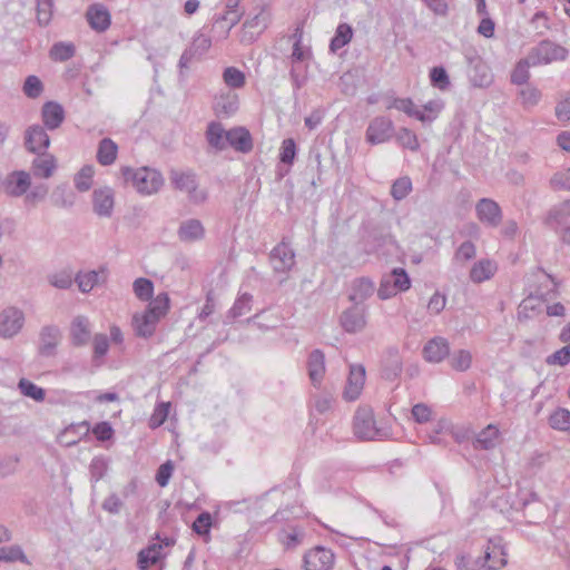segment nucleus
Instances as JSON below:
<instances>
[{"label":"nucleus","mask_w":570,"mask_h":570,"mask_svg":"<svg viewBox=\"0 0 570 570\" xmlns=\"http://www.w3.org/2000/svg\"><path fill=\"white\" fill-rule=\"evenodd\" d=\"M0 560L6 562L21 561L28 563V559L19 546L0 548Z\"/></svg>","instance_id":"bf43d9fd"},{"label":"nucleus","mask_w":570,"mask_h":570,"mask_svg":"<svg viewBox=\"0 0 570 570\" xmlns=\"http://www.w3.org/2000/svg\"><path fill=\"white\" fill-rule=\"evenodd\" d=\"M108 471V462L104 456H95L89 465L90 479L92 482L101 480Z\"/></svg>","instance_id":"13d9d810"},{"label":"nucleus","mask_w":570,"mask_h":570,"mask_svg":"<svg viewBox=\"0 0 570 570\" xmlns=\"http://www.w3.org/2000/svg\"><path fill=\"white\" fill-rule=\"evenodd\" d=\"M120 173L125 183L130 184L140 195L156 194L164 185L161 173L150 167L124 166L120 168Z\"/></svg>","instance_id":"f257e3e1"},{"label":"nucleus","mask_w":570,"mask_h":570,"mask_svg":"<svg viewBox=\"0 0 570 570\" xmlns=\"http://www.w3.org/2000/svg\"><path fill=\"white\" fill-rule=\"evenodd\" d=\"M61 340V332L56 325H46L39 334L38 352L41 356H53Z\"/></svg>","instance_id":"f3484780"},{"label":"nucleus","mask_w":570,"mask_h":570,"mask_svg":"<svg viewBox=\"0 0 570 570\" xmlns=\"http://www.w3.org/2000/svg\"><path fill=\"white\" fill-rule=\"evenodd\" d=\"M57 167L56 158L51 154L40 153L31 165L32 174L36 177L49 178Z\"/></svg>","instance_id":"c85d7f7f"},{"label":"nucleus","mask_w":570,"mask_h":570,"mask_svg":"<svg viewBox=\"0 0 570 570\" xmlns=\"http://www.w3.org/2000/svg\"><path fill=\"white\" fill-rule=\"evenodd\" d=\"M354 434L364 441L382 440L387 432L375 425L374 414L371 407H358L354 415Z\"/></svg>","instance_id":"7ed1b4c3"},{"label":"nucleus","mask_w":570,"mask_h":570,"mask_svg":"<svg viewBox=\"0 0 570 570\" xmlns=\"http://www.w3.org/2000/svg\"><path fill=\"white\" fill-rule=\"evenodd\" d=\"M533 67L530 61V57L527 55L525 58L521 59L511 72V82L514 85H524L530 78L529 68Z\"/></svg>","instance_id":"37998d69"},{"label":"nucleus","mask_w":570,"mask_h":570,"mask_svg":"<svg viewBox=\"0 0 570 570\" xmlns=\"http://www.w3.org/2000/svg\"><path fill=\"white\" fill-rule=\"evenodd\" d=\"M568 55L569 51L566 47L549 39L541 40L528 52L533 67L564 61L568 58Z\"/></svg>","instance_id":"f03ea898"},{"label":"nucleus","mask_w":570,"mask_h":570,"mask_svg":"<svg viewBox=\"0 0 570 570\" xmlns=\"http://www.w3.org/2000/svg\"><path fill=\"white\" fill-rule=\"evenodd\" d=\"M472 363V355L466 350H460L451 358V366L456 371H466L470 368Z\"/></svg>","instance_id":"338daca9"},{"label":"nucleus","mask_w":570,"mask_h":570,"mask_svg":"<svg viewBox=\"0 0 570 570\" xmlns=\"http://www.w3.org/2000/svg\"><path fill=\"white\" fill-rule=\"evenodd\" d=\"M307 370L312 384L320 385L325 374V355L321 350L316 348L309 353Z\"/></svg>","instance_id":"393cba45"},{"label":"nucleus","mask_w":570,"mask_h":570,"mask_svg":"<svg viewBox=\"0 0 570 570\" xmlns=\"http://www.w3.org/2000/svg\"><path fill=\"white\" fill-rule=\"evenodd\" d=\"M43 91V85L37 76H28L23 83V92L28 98L36 99Z\"/></svg>","instance_id":"e2e57ef3"},{"label":"nucleus","mask_w":570,"mask_h":570,"mask_svg":"<svg viewBox=\"0 0 570 570\" xmlns=\"http://www.w3.org/2000/svg\"><path fill=\"white\" fill-rule=\"evenodd\" d=\"M507 553L504 552L502 547L493 546L492 548L488 547L484 552V562L491 561L487 566L488 570H497L507 564Z\"/></svg>","instance_id":"58836bf2"},{"label":"nucleus","mask_w":570,"mask_h":570,"mask_svg":"<svg viewBox=\"0 0 570 570\" xmlns=\"http://www.w3.org/2000/svg\"><path fill=\"white\" fill-rule=\"evenodd\" d=\"M412 190V181L407 176L397 178L391 187V196L395 200L404 199Z\"/></svg>","instance_id":"864d4df0"},{"label":"nucleus","mask_w":570,"mask_h":570,"mask_svg":"<svg viewBox=\"0 0 570 570\" xmlns=\"http://www.w3.org/2000/svg\"><path fill=\"white\" fill-rule=\"evenodd\" d=\"M86 18L89 26L98 32L106 31L111 23V17L109 11L105 6L99 3L91 4L88 8L86 12Z\"/></svg>","instance_id":"aec40b11"},{"label":"nucleus","mask_w":570,"mask_h":570,"mask_svg":"<svg viewBox=\"0 0 570 570\" xmlns=\"http://www.w3.org/2000/svg\"><path fill=\"white\" fill-rule=\"evenodd\" d=\"M394 126L390 118L384 116L371 120L366 129V141L377 145L387 141L393 134Z\"/></svg>","instance_id":"9b49d317"},{"label":"nucleus","mask_w":570,"mask_h":570,"mask_svg":"<svg viewBox=\"0 0 570 570\" xmlns=\"http://www.w3.org/2000/svg\"><path fill=\"white\" fill-rule=\"evenodd\" d=\"M334 560L331 549L317 546L304 554L303 566L305 570H332Z\"/></svg>","instance_id":"6e6552de"},{"label":"nucleus","mask_w":570,"mask_h":570,"mask_svg":"<svg viewBox=\"0 0 570 570\" xmlns=\"http://www.w3.org/2000/svg\"><path fill=\"white\" fill-rule=\"evenodd\" d=\"M213 524L212 514L207 511L202 512L193 522V531L198 535L209 534Z\"/></svg>","instance_id":"0e129e2a"},{"label":"nucleus","mask_w":570,"mask_h":570,"mask_svg":"<svg viewBox=\"0 0 570 570\" xmlns=\"http://www.w3.org/2000/svg\"><path fill=\"white\" fill-rule=\"evenodd\" d=\"M403 363L397 348H390L383 361L382 377L393 381L402 373Z\"/></svg>","instance_id":"a878e982"},{"label":"nucleus","mask_w":570,"mask_h":570,"mask_svg":"<svg viewBox=\"0 0 570 570\" xmlns=\"http://www.w3.org/2000/svg\"><path fill=\"white\" fill-rule=\"evenodd\" d=\"M255 10L256 12L253 16L248 17L244 26L259 33L267 28L271 19V13L268 9L264 6L256 8Z\"/></svg>","instance_id":"c9c22d12"},{"label":"nucleus","mask_w":570,"mask_h":570,"mask_svg":"<svg viewBox=\"0 0 570 570\" xmlns=\"http://www.w3.org/2000/svg\"><path fill=\"white\" fill-rule=\"evenodd\" d=\"M169 178L175 189L188 194L189 200L198 204L207 198V194L198 189L197 176L193 170L181 171L173 169Z\"/></svg>","instance_id":"39448f33"},{"label":"nucleus","mask_w":570,"mask_h":570,"mask_svg":"<svg viewBox=\"0 0 570 570\" xmlns=\"http://www.w3.org/2000/svg\"><path fill=\"white\" fill-rule=\"evenodd\" d=\"M549 424L554 430L567 431L570 429V411L558 409L549 416Z\"/></svg>","instance_id":"603ef678"},{"label":"nucleus","mask_w":570,"mask_h":570,"mask_svg":"<svg viewBox=\"0 0 570 570\" xmlns=\"http://www.w3.org/2000/svg\"><path fill=\"white\" fill-rule=\"evenodd\" d=\"M544 224L559 235L563 244L570 245V200L553 206Z\"/></svg>","instance_id":"20e7f679"},{"label":"nucleus","mask_w":570,"mask_h":570,"mask_svg":"<svg viewBox=\"0 0 570 570\" xmlns=\"http://www.w3.org/2000/svg\"><path fill=\"white\" fill-rule=\"evenodd\" d=\"M238 96L234 92H222L215 100V111L223 117H229L238 110Z\"/></svg>","instance_id":"c756f323"},{"label":"nucleus","mask_w":570,"mask_h":570,"mask_svg":"<svg viewBox=\"0 0 570 570\" xmlns=\"http://www.w3.org/2000/svg\"><path fill=\"white\" fill-rule=\"evenodd\" d=\"M70 343L75 347L86 346L91 338V323L87 316L78 315L70 324Z\"/></svg>","instance_id":"2eb2a0df"},{"label":"nucleus","mask_w":570,"mask_h":570,"mask_svg":"<svg viewBox=\"0 0 570 570\" xmlns=\"http://www.w3.org/2000/svg\"><path fill=\"white\" fill-rule=\"evenodd\" d=\"M269 263L275 273H288L295 265V253L288 244L282 240L272 249Z\"/></svg>","instance_id":"1a4fd4ad"},{"label":"nucleus","mask_w":570,"mask_h":570,"mask_svg":"<svg viewBox=\"0 0 570 570\" xmlns=\"http://www.w3.org/2000/svg\"><path fill=\"white\" fill-rule=\"evenodd\" d=\"M353 38V28L348 23H340L335 30L334 37L330 42V50L336 52L345 47Z\"/></svg>","instance_id":"e433bc0d"},{"label":"nucleus","mask_w":570,"mask_h":570,"mask_svg":"<svg viewBox=\"0 0 570 570\" xmlns=\"http://www.w3.org/2000/svg\"><path fill=\"white\" fill-rule=\"evenodd\" d=\"M478 219L488 227H498L502 222V210L499 204L491 198H481L475 204Z\"/></svg>","instance_id":"9d476101"},{"label":"nucleus","mask_w":570,"mask_h":570,"mask_svg":"<svg viewBox=\"0 0 570 570\" xmlns=\"http://www.w3.org/2000/svg\"><path fill=\"white\" fill-rule=\"evenodd\" d=\"M100 282V273L97 271L79 272L75 275V283L81 293H89Z\"/></svg>","instance_id":"ea45409f"},{"label":"nucleus","mask_w":570,"mask_h":570,"mask_svg":"<svg viewBox=\"0 0 570 570\" xmlns=\"http://www.w3.org/2000/svg\"><path fill=\"white\" fill-rule=\"evenodd\" d=\"M76 53V48L71 42H56L49 51V57L53 61L65 62L71 59Z\"/></svg>","instance_id":"79ce46f5"},{"label":"nucleus","mask_w":570,"mask_h":570,"mask_svg":"<svg viewBox=\"0 0 570 570\" xmlns=\"http://www.w3.org/2000/svg\"><path fill=\"white\" fill-rule=\"evenodd\" d=\"M177 236L183 243L199 242L205 237V227L199 219L189 218L180 223Z\"/></svg>","instance_id":"6ab92c4d"},{"label":"nucleus","mask_w":570,"mask_h":570,"mask_svg":"<svg viewBox=\"0 0 570 570\" xmlns=\"http://www.w3.org/2000/svg\"><path fill=\"white\" fill-rule=\"evenodd\" d=\"M163 544L151 543L138 554V564L145 570L149 564H156L163 559Z\"/></svg>","instance_id":"f704fd0d"},{"label":"nucleus","mask_w":570,"mask_h":570,"mask_svg":"<svg viewBox=\"0 0 570 570\" xmlns=\"http://www.w3.org/2000/svg\"><path fill=\"white\" fill-rule=\"evenodd\" d=\"M36 4L37 21L39 26H48L53 16V0H36Z\"/></svg>","instance_id":"de8ad7c7"},{"label":"nucleus","mask_w":570,"mask_h":570,"mask_svg":"<svg viewBox=\"0 0 570 570\" xmlns=\"http://www.w3.org/2000/svg\"><path fill=\"white\" fill-rule=\"evenodd\" d=\"M132 289L138 299L148 302L154 295V283L148 278L139 277L135 279Z\"/></svg>","instance_id":"09e8293b"},{"label":"nucleus","mask_w":570,"mask_h":570,"mask_svg":"<svg viewBox=\"0 0 570 570\" xmlns=\"http://www.w3.org/2000/svg\"><path fill=\"white\" fill-rule=\"evenodd\" d=\"M550 187L556 191H570V167L556 171L550 178Z\"/></svg>","instance_id":"5fc2aeb1"},{"label":"nucleus","mask_w":570,"mask_h":570,"mask_svg":"<svg viewBox=\"0 0 570 570\" xmlns=\"http://www.w3.org/2000/svg\"><path fill=\"white\" fill-rule=\"evenodd\" d=\"M431 85L440 90H445L450 87L449 75L443 67H433L430 71Z\"/></svg>","instance_id":"4d7b16f0"},{"label":"nucleus","mask_w":570,"mask_h":570,"mask_svg":"<svg viewBox=\"0 0 570 570\" xmlns=\"http://www.w3.org/2000/svg\"><path fill=\"white\" fill-rule=\"evenodd\" d=\"M206 139L210 147L218 151L227 148V130L217 121H212L207 126Z\"/></svg>","instance_id":"7c9ffc66"},{"label":"nucleus","mask_w":570,"mask_h":570,"mask_svg":"<svg viewBox=\"0 0 570 570\" xmlns=\"http://www.w3.org/2000/svg\"><path fill=\"white\" fill-rule=\"evenodd\" d=\"M41 118L47 129L55 130L63 122L65 110L59 102L47 101L41 108Z\"/></svg>","instance_id":"5701e85b"},{"label":"nucleus","mask_w":570,"mask_h":570,"mask_svg":"<svg viewBox=\"0 0 570 570\" xmlns=\"http://www.w3.org/2000/svg\"><path fill=\"white\" fill-rule=\"evenodd\" d=\"M94 212L99 217H110L115 205V194L110 187L97 188L92 193Z\"/></svg>","instance_id":"a211bd4d"},{"label":"nucleus","mask_w":570,"mask_h":570,"mask_svg":"<svg viewBox=\"0 0 570 570\" xmlns=\"http://www.w3.org/2000/svg\"><path fill=\"white\" fill-rule=\"evenodd\" d=\"M305 537V532L302 528L293 527L291 532L282 530L278 533V541L285 547V549L291 550L298 547Z\"/></svg>","instance_id":"a19ab883"},{"label":"nucleus","mask_w":570,"mask_h":570,"mask_svg":"<svg viewBox=\"0 0 570 570\" xmlns=\"http://www.w3.org/2000/svg\"><path fill=\"white\" fill-rule=\"evenodd\" d=\"M118 145L110 138H102L98 144L97 161L101 166H110L117 159Z\"/></svg>","instance_id":"473e14b6"},{"label":"nucleus","mask_w":570,"mask_h":570,"mask_svg":"<svg viewBox=\"0 0 570 570\" xmlns=\"http://www.w3.org/2000/svg\"><path fill=\"white\" fill-rule=\"evenodd\" d=\"M212 46V40L205 35H198L193 39L191 45L181 53L178 67L180 70L187 69L190 62L204 56Z\"/></svg>","instance_id":"ddd939ff"},{"label":"nucleus","mask_w":570,"mask_h":570,"mask_svg":"<svg viewBox=\"0 0 570 570\" xmlns=\"http://www.w3.org/2000/svg\"><path fill=\"white\" fill-rule=\"evenodd\" d=\"M296 142L293 138L284 139L281 146L279 160L283 164L292 165L296 156Z\"/></svg>","instance_id":"69168bd1"},{"label":"nucleus","mask_w":570,"mask_h":570,"mask_svg":"<svg viewBox=\"0 0 570 570\" xmlns=\"http://www.w3.org/2000/svg\"><path fill=\"white\" fill-rule=\"evenodd\" d=\"M252 301L253 296L250 294H242L228 311L227 317L234 320L247 314L252 309Z\"/></svg>","instance_id":"a18cd8bd"},{"label":"nucleus","mask_w":570,"mask_h":570,"mask_svg":"<svg viewBox=\"0 0 570 570\" xmlns=\"http://www.w3.org/2000/svg\"><path fill=\"white\" fill-rule=\"evenodd\" d=\"M449 353V342L440 336L430 340L423 347V357L430 363H440Z\"/></svg>","instance_id":"412c9836"},{"label":"nucleus","mask_w":570,"mask_h":570,"mask_svg":"<svg viewBox=\"0 0 570 570\" xmlns=\"http://www.w3.org/2000/svg\"><path fill=\"white\" fill-rule=\"evenodd\" d=\"M30 184L28 173L23 170L14 171L7 179L6 190L10 196L19 197L27 193Z\"/></svg>","instance_id":"bb28decb"},{"label":"nucleus","mask_w":570,"mask_h":570,"mask_svg":"<svg viewBox=\"0 0 570 570\" xmlns=\"http://www.w3.org/2000/svg\"><path fill=\"white\" fill-rule=\"evenodd\" d=\"M468 63L466 73L474 87H488L492 82V75L487 62L474 50H468L464 55Z\"/></svg>","instance_id":"423d86ee"},{"label":"nucleus","mask_w":570,"mask_h":570,"mask_svg":"<svg viewBox=\"0 0 570 570\" xmlns=\"http://www.w3.org/2000/svg\"><path fill=\"white\" fill-rule=\"evenodd\" d=\"M24 324L23 312L14 306L6 307L0 313V336L11 338L16 336Z\"/></svg>","instance_id":"0eeeda50"},{"label":"nucleus","mask_w":570,"mask_h":570,"mask_svg":"<svg viewBox=\"0 0 570 570\" xmlns=\"http://www.w3.org/2000/svg\"><path fill=\"white\" fill-rule=\"evenodd\" d=\"M169 309V296L167 293H159L155 298L149 301L147 308L145 309L153 316H156L159 321L164 317Z\"/></svg>","instance_id":"4c0bfd02"},{"label":"nucleus","mask_w":570,"mask_h":570,"mask_svg":"<svg viewBox=\"0 0 570 570\" xmlns=\"http://www.w3.org/2000/svg\"><path fill=\"white\" fill-rule=\"evenodd\" d=\"M365 382V368L363 365H351L343 397L346 401H355L361 395Z\"/></svg>","instance_id":"4468645a"},{"label":"nucleus","mask_w":570,"mask_h":570,"mask_svg":"<svg viewBox=\"0 0 570 570\" xmlns=\"http://www.w3.org/2000/svg\"><path fill=\"white\" fill-rule=\"evenodd\" d=\"M396 139L404 148L412 151H416L420 148L417 136L409 128H400Z\"/></svg>","instance_id":"680f3d73"},{"label":"nucleus","mask_w":570,"mask_h":570,"mask_svg":"<svg viewBox=\"0 0 570 570\" xmlns=\"http://www.w3.org/2000/svg\"><path fill=\"white\" fill-rule=\"evenodd\" d=\"M48 282L58 289H68L75 282V276L70 269H61L48 275Z\"/></svg>","instance_id":"c03bdc74"},{"label":"nucleus","mask_w":570,"mask_h":570,"mask_svg":"<svg viewBox=\"0 0 570 570\" xmlns=\"http://www.w3.org/2000/svg\"><path fill=\"white\" fill-rule=\"evenodd\" d=\"M228 146L243 154L249 153L253 149L250 132L245 127H234L227 130Z\"/></svg>","instance_id":"4be33fe9"},{"label":"nucleus","mask_w":570,"mask_h":570,"mask_svg":"<svg viewBox=\"0 0 570 570\" xmlns=\"http://www.w3.org/2000/svg\"><path fill=\"white\" fill-rule=\"evenodd\" d=\"M225 85L232 89H239L245 86V73L236 67H227L223 71Z\"/></svg>","instance_id":"49530a36"},{"label":"nucleus","mask_w":570,"mask_h":570,"mask_svg":"<svg viewBox=\"0 0 570 570\" xmlns=\"http://www.w3.org/2000/svg\"><path fill=\"white\" fill-rule=\"evenodd\" d=\"M293 38L295 39V41L293 43V51H292L289 59H291L292 63L295 65L297 62L308 59L311 56V51H309V49H304L302 46L303 36H302L301 29L297 28L295 30Z\"/></svg>","instance_id":"3c124183"},{"label":"nucleus","mask_w":570,"mask_h":570,"mask_svg":"<svg viewBox=\"0 0 570 570\" xmlns=\"http://www.w3.org/2000/svg\"><path fill=\"white\" fill-rule=\"evenodd\" d=\"M340 323L347 333L354 334L363 331L366 326V307L354 304L342 313Z\"/></svg>","instance_id":"f8f14e48"},{"label":"nucleus","mask_w":570,"mask_h":570,"mask_svg":"<svg viewBox=\"0 0 570 570\" xmlns=\"http://www.w3.org/2000/svg\"><path fill=\"white\" fill-rule=\"evenodd\" d=\"M94 177V167L83 166L75 177V186L79 191H87L91 188Z\"/></svg>","instance_id":"6e6d98bb"},{"label":"nucleus","mask_w":570,"mask_h":570,"mask_svg":"<svg viewBox=\"0 0 570 570\" xmlns=\"http://www.w3.org/2000/svg\"><path fill=\"white\" fill-rule=\"evenodd\" d=\"M549 365L564 366L570 363V343L547 357Z\"/></svg>","instance_id":"774afa93"},{"label":"nucleus","mask_w":570,"mask_h":570,"mask_svg":"<svg viewBox=\"0 0 570 570\" xmlns=\"http://www.w3.org/2000/svg\"><path fill=\"white\" fill-rule=\"evenodd\" d=\"M159 320L156 316L150 315L146 311L141 314H135L132 316V327L135 334L142 338H149L154 335Z\"/></svg>","instance_id":"b1692460"},{"label":"nucleus","mask_w":570,"mask_h":570,"mask_svg":"<svg viewBox=\"0 0 570 570\" xmlns=\"http://www.w3.org/2000/svg\"><path fill=\"white\" fill-rule=\"evenodd\" d=\"M374 289V283L370 278H357L352 284L348 298L354 304L362 305L364 301L373 295Z\"/></svg>","instance_id":"cd10ccee"},{"label":"nucleus","mask_w":570,"mask_h":570,"mask_svg":"<svg viewBox=\"0 0 570 570\" xmlns=\"http://www.w3.org/2000/svg\"><path fill=\"white\" fill-rule=\"evenodd\" d=\"M26 148L32 154L45 153L50 145V138L40 125H32L26 130Z\"/></svg>","instance_id":"dca6fc26"},{"label":"nucleus","mask_w":570,"mask_h":570,"mask_svg":"<svg viewBox=\"0 0 570 570\" xmlns=\"http://www.w3.org/2000/svg\"><path fill=\"white\" fill-rule=\"evenodd\" d=\"M497 271V266L490 259H481L476 262L471 271L470 278L473 283H482L490 279Z\"/></svg>","instance_id":"72a5a7b5"},{"label":"nucleus","mask_w":570,"mask_h":570,"mask_svg":"<svg viewBox=\"0 0 570 570\" xmlns=\"http://www.w3.org/2000/svg\"><path fill=\"white\" fill-rule=\"evenodd\" d=\"M499 430L494 424H489L484 428L473 441L475 450H492L495 448L499 439Z\"/></svg>","instance_id":"2f4dec72"},{"label":"nucleus","mask_w":570,"mask_h":570,"mask_svg":"<svg viewBox=\"0 0 570 570\" xmlns=\"http://www.w3.org/2000/svg\"><path fill=\"white\" fill-rule=\"evenodd\" d=\"M387 276L397 292L407 291L411 286L410 277L404 268H394Z\"/></svg>","instance_id":"052dcab7"},{"label":"nucleus","mask_w":570,"mask_h":570,"mask_svg":"<svg viewBox=\"0 0 570 570\" xmlns=\"http://www.w3.org/2000/svg\"><path fill=\"white\" fill-rule=\"evenodd\" d=\"M18 387L21 394L37 402H42L46 397L45 390L27 379H21L18 383Z\"/></svg>","instance_id":"8fccbe9b"}]
</instances>
